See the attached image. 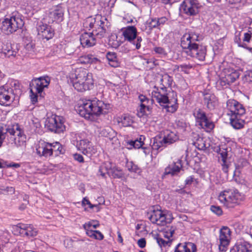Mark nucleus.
<instances>
[{"label": "nucleus", "instance_id": "nucleus-53", "mask_svg": "<svg viewBox=\"0 0 252 252\" xmlns=\"http://www.w3.org/2000/svg\"><path fill=\"white\" fill-rule=\"evenodd\" d=\"M52 146L53 153L55 152L56 151H59L60 153H61V145L58 142H56L55 143L51 144Z\"/></svg>", "mask_w": 252, "mask_h": 252}, {"label": "nucleus", "instance_id": "nucleus-8", "mask_svg": "<svg viewBox=\"0 0 252 252\" xmlns=\"http://www.w3.org/2000/svg\"><path fill=\"white\" fill-rule=\"evenodd\" d=\"M45 125L50 131L56 133L63 132L65 129L63 118L57 115L47 118Z\"/></svg>", "mask_w": 252, "mask_h": 252}, {"label": "nucleus", "instance_id": "nucleus-2", "mask_svg": "<svg viewBox=\"0 0 252 252\" xmlns=\"http://www.w3.org/2000/svg\"><path fill=\"white\" fill-rule=\"evenodd\" d=\"M109 105L97 99L86 100L80 104L78 109L79 114L85 119L93 121L94 116L107 113Z\"/></svg>", "mask_w": 252, "mask_h": 252}, {"label": "nucleus", "instance_id": "nucleus-6", "mask_svg": "<svg viewBox=\"0 0 252 252\" xmlns=\"http://www.w3.org/2000/svg\"><path fill=\"white\" fill-rule=\"evenodd\" d=\"M24 25L22 19L16 14L5 18L1 22L0 28L3 32L9 34L16 32L18 29H21Z\"/></svg>", "mask_w": 252, "mask_h": 252}, {"label": "nucleus", "instance_id": "nucleus-13", "mask_svg": "<svg viewBox=\"0 0 252 252\" xmlns=\"http://www.w3.org/2000/svg\"><path fill=\"white\" fill-rule=\"evenodd\" d=\"M50 82V79L47 76L34 78L30 84L31 92L35 91L38 94H41L44 88L48 87Z\"/></svg>", "mask_w": 252, "mask_h": 252}, {"label": "nucleus", "instance_id": "nucleus-19", "mask_svg": "<svg viewBox=\"0 0 252 252\" xmlns=\"http://www.w3.org/2000/svg\"><path fill=\"white\" fill-rule=\"evenodd\" d=\"M19 233L27 237H35L37 234V231L31 224H19L17 226Z\"/></svg>", "mask_w": 252, "mask_h": 252}, {"label": "nucleus", "instance_id": "nucleus-43", "mask_svg": "<svg viewBox=\"0 0 252 252\" xmlns=\"http://www.w3.org/2000/svg\"><path fill=\"white\" fill-rule=\"evenodd\" d=\"M239 77V73L236 71H232L229 74L225 75L226 80L228 83H233Z\"/></svg>", "mask_w": 252, "mask_h": 252}, {"label": "nucleus", "instance_id": "nucleus-20", "mask_svg": "<svg viewBox=\"0 0 252 252\" xmlns=\"http://www.w3.org/2000/svg\"><path fill=\"white\" fill-rule=\"evenodd\" d=\"M252 245L244 240H238L230 252H252Z\"/></svg>", "mask_w": 252, "mask_h": 252}, {"label": "nucleus", "instance_id": "nucleus-46", "mask_svg": "<svg viewBox=\"0 0 252 252\" xmlns=\"http://www.w3.org/2000/svg\"><path fill=\"white\" fill-rule=\"evenodd\" d=\"M88 236L99 240H102L104 238L103 234L97 230H95L94 232H90Z\"/></svg>", "mask_w": 252, "mask_h": 252}, {"label": "nucleus", "instance_id": "nucleus-55", "mask_svg": "<svg viewBox=\"0 0 252 252\" xmlns=\"http://www.w3.org/2000/svg\"><path fill=\"white\" fill-rule=\"evenodd\" d=\"M157 241L160 247L165 246L166 245H167L168 243L167 241H165L162 238H157Z\"/></svg>", "mask_w": 252, "mask_h": 252}, {"label": "nucleus", "instance_id": "nucleus-59", "mask_svg": "<svg viewBox=\"0 0 252 252\" xmlns=\"http://www.w3.org/2000/svg\"><path fill=\"white\" fill-rule=\"evenodd\" d=\"M6 54H7L9 56H11L15 57L16 55L17 52L13 50H8Z\"/></svg>", "mask_w": 252, "mask_h": 252}, {"label": "nucleus", "instance_id": "nucleus-45", "mask_svg": "<svg viewBox=\"0 0 252 252\" xmlns=\"http://www.w3.org/2000/svg\"><path fill=\"white\" fill-rule=\"evenodd\" d=\"M90 142L87 139H83L77 142V147L83 152L90 144Z\"/></svg>", "mask_w": 252, "mask_h": 252}, {"label": "nucleus", "instance_id": "nucleus-9", "mask_svg": "<svg viewBox=\"0 0 252 252\" xmlns=\"http://www.w3.org/2000/svg\"><path fill=\"white\" fill-rule=\"evenodd\" d=\"M125 40L135 45L136 48L139 49L141 47L142 40L140 36H137V30L134 26L127 27L123 32Z\"/></svg>", "mask_w": 252, "mask_h": 252}, {"label": "nucleus", "instance_id": "nucleus-56", "mask_svg": "<svg viewBox=\"0 0 252 252\" xmlns=\"http://www.w3.org/2000/svg\"><path fill=\"white\" fill-rule=\"evenodd\" d=\"M146 240L144 238H141L138 241L137 244L139 247L143 248L146 246Z\"/></svg>", "mask_w": 252, "mask_h": 252}, {"label": "nucleus", "instance_id": "nucleus-11", "mask_svg": "<svg viewBox=\"0 0 252 252\" xmlns=\"http://www.w3.org/2000/svg\"><path fill=\"white\" fill-rule=\"evenodd\" d=\"M194 116L196 118V123L201 128L207 131H210L214 128V123L208 119L205 113L200 109L195 110Z\"/></svg>", "mask_w": 252, "mask_h": 252}, {"label": "nucleus", "instance_id": "nucleus-15", "mask_svg": "<svg viewBox=\"0 0 252 252\" xmlns=\"http://www.w3.org/2000/svg\"><path fill=\"white\" fill-rule=\"evenodd\" d=\"M14 99L13 92L9 90L7 86L0 87V104L8 105Z\"/></svg>", "mask_w": 252, "mask_h": 252}, {"label": "nucleus", "instance_id": "nucleus-58", "mask_svg": "<svg viewBox=\"0 0 252 252\" xmlns=\"http://www.w3.org/2000/svg\"><path fill=\"white\" fill-rule=\"evenodd\" d=\"M82 204H84V205H85V204L89 205V207H90V208H93L94 207V205H92L91 204L90 202L88 199H86L85 198H84L83 200Z\"/></svg>", "mask_w": 252, "mask_h": 252}, {"label": "nucleus", "instance_id": "nucleus-21", "mask_svg": "<svg viewBox=\"0 0 252 252\" xmlns=\"http://www.w3.org/2000/svg\"><path fill=\"white\" fill-rule=\"evenodd\" d=\"M80 43L84 47H90L96 44V39L94 33L84 32L80 37Z\"/></svg>", "mask_w": 252, "mask_h": 252}, {"label": "nucleus", "instance_id": "nucleus-62", "mask_svg": "<svg viewBox=\"0 0 252 252\" xmlns=\"http://www.w3.org/2000/svg\"><path fill=\"white\" fill-rule=\"evenodd\" d=\"M230 4L238 3L241 1L242 0H226Z\"/></svg>", "mask_w": 252, "mask_h": 252}, {"label": "nucleus", "instance_id": "nucleus-3", "mask_svg": "<svg viewBox=\"0 0 252 252\" xmlns=\"http://www.w3.org/2000/svg\"><path fill=\"white\" fill-rule=\"evenodd\" d=\"M6 136L9 137V143L17 147L22 146L26 143V136L18 124L7 126H0V147Z\"/></svg>", "mask_w": 252, "mask_h": 252}, {"label": "nucleus", "instance_id": "nucleus-18", "mask_svg": "<svg viewBox=\"0 0 252 252\" xmlns=\"http://www.w3.org/2000/svg\"><path fill=\"white\" fill-rule=\"evenodd\" d=\"M184 12L189 15H195L198 12V3L195 0L184 2L183 5Z\"/></svg>", "mask_w": 252, "mask_h": 252}, {"label": "nucleus", "instance_id": "nucleus-22", "mask_svg": "<svg viewBox=\"0 0 252 252\" xmlns=\"http://www.w3.org/2000/svg\"><path fill=\"white\" fill-rule=\"evenodd\" d=\"M182 160L178 159L176 162L169 164L165 169L164 174H170L172 176L177 175L182 168Z\"/></svg>", "mask_w": 252, "mask_h": 252}, {"label": "nucleus", "instance_id": "nucleus-33", "mask_svg": "<svg viewBox=\"0 0 252 252\" xmlns=\"http://www.w3.org/2000/svg\"><path fill=\"white\" fill-rule=\"evenodd\" d=\"M139 99L141 102L140 106V112L142 114L146 113V109L149 110V107L148 106V103L149 102V100L146 97V96L140 94L139 95Z\"/></svg>", "mask_w": 252, "mask_h": 252}, {"label": "nucleus", "instance_id": "nucleus-39", "mask_svg": "<svg viewBox=\"0 0 252 252\" xmlns=\"http://www.w3.org/2000/svg\"><path fill=\"white\" fill-rule=\"evenodd\" d=\"M144 139V137L143 136H140L139 139L135 140V141H129L127 142V145L130 146L129 148H131L133 147L134 148L139 149L142 147L144 144L143 140Z\"/></svg>", "mask_w": 252, "mask_h": 252}, {"label": "nucleus", "instance_id": "nucleus-40", "mask_svg": "<svg viewBox=\"0 0 252 252\" xmlns=\"http://www.w3.org/2000/svg\"><path fill=\"white\" fill-rule=\"evenodd\" d=\"M196 135L198 138L196 140L193 142L194 145L199 150H205L207 148L205 141L202 137H199L198 135L196 134Z\"/></svg>", "mask_w": 252, "mask_h": 252}, {"label": "nucleus", "instance_id": "nucleus-35", "mask_svg": "<svg viewBox=\"0 0 252 252\" xmlns=\"http://www.w3.org/2000/svg\"><path fill=\"white\" fill-rule=\"evenodd\" d=\"M172 81V77L167 74L162 75L160 79L161 87H165L166 89L171 86Z\"/></svg>", "mask_w": 252, "mask_h": 252}, {"label": "nucleus", "instance_id": "nucleus-12", "mask_svg": "<svg viewBox=\"0 0 252 252\" xmlns=\"http://www.w3.org/2000/svg\"><path fill=\"white\" fill-rule=\"evenodd\" d=\"M226 109L228 115L230 117L243 116L245 114L246 110L243 105L234 99H229L226 102Z\"/></svg>", "mask_w": 252, "mask_h": 252}, {"label": "nucleus", "instance_id": "nucleus-36", "mask_svg": "<svg viewBox=\"0 0 252 252\" xmlns=\"http://www.w3.org/2000/svg\"><path fill=\"white\" fill-rule=\"evenodd\" d=\"M152 144V148L154 150H158L160 148L166 146L163 139L159 136H157L153 138Z\"/></svg>", "mask_w": 252, "mask_h": 252}, {"label": "nucleus", "instance_id": "nucleus-26", "mask_svg": "<svg viewBox=\"0 0 252 252\" xmlns=\"http://www.w3.org/2000/svg\"><path fill=\"white\" fill-rule=\"evenodd\" d=\"M220 156L219 157V160L222 166V170L225 173H227L229 166V161L227 158V154L225 151H220Z\"/></svg>", "mask_w": 252, "mask_h": 252}, {"label": "nucleus", "instance_id": "nucleus-7", "mask_svg": "<svg viewBox=\"0 0 252 252\" xmlns=\"http://www.w3.org/2000/svg\"><path fill=\"white\" fill-rule=\"evenodd\" d=\"M241 194L237 190H224L220 193V201L227 208L234 207L242 199Z\"/></svg>", "mask_w": 252, "mask_h": 252}, {"label": "nucleus", "instance_id": "nucleus-49", "mask_svg": "<svg viewBox=\"0 0 252 252\" xmlns=\"http://www.w3.org/2000/svg\"><path fill=\"white\" fill-rule=\"evenodd\" d=\"M211 211L218 216L221 215L222 211L220 207L216 206H212L211 207Z\"/></svg>", "mask_w": 252, "mask_h": 252}, {"label": "nucleus", "instance_id": "nucleus-47", "mask_svg": "<svg viewBox=\"0 0 252 252\" xmlns=\"http://www.w3.org/2000/svg\"><path fill=\"white\" fill-rule=\"evenodd\" d=\"M96 152L95 148L90 144L87 147V148L82 152L83 154L87 155L88 157H91L93 154Z\"/></svg>", "mask_w": 252, "mask_h": 252}, {"label": "nucleus", "instance_id": "nucleus-61", "mask_svg": "<svg viewBox=\"0 0 252 252\" xmlns=\"http://www.w3.org/2000/svg\"><path fill=\"white\" fill-rule=\"evenodd\" d=\"M193 178L192 177H189L186 180V184L187 185H189L191 184V183L193 182Z\"/></svg>", "mask_w": 252, "mask_h": 252}, {"label": "nucleus", "instance_id": "nucleus-16", "mask_svg": "<svg viewBox=\"0 0 252 252\" xmlns=\"http://www.w3.org/2000/svg\"><path fill=\"white\" fill-rule=\"evenodd\" d=\"M51 143L44 141L40 142L36 148L37 154L40 156L50 157L53 155V149Z\"/></svg>", "mask_w": 252, "mask_h": 252}, {"label": "nucleus", "instance_id": "nucleus-29", "mask_svg": "<svg viewBox=\"0 0 252 252\" xmlns=\"http://www.w3.org/2000/svg\"><path fill=\"white\" fill-rule=\"evenodd\" d=\"M79 62L82 64L96 63L99 60L92 55H86L80 57L78 59Z\"/></svg>", "mask_w": 252, "mask_h": 252}, {"label": "nucleus", "instance_id": "nucleus-54", "mask_svg": "<svg viewBox=\"0 0 252 252\" xmlns=\"http://www.w3.org/2000/svg\"><path fill=\"white\" fill-rule=\"evenodd\" d=\"M251 34L250 33L246 32L244 33V37L243 38V41L246 42L248 44L251 43Z\"/></svg>", "mask_w": 252, "mask_h": 252}, {"label": "nucleus", "instance_id": "nucleus-52", "mask_svg": "<svg viewBox=\"0 0 252 252\" xmlns=\"http://www.w3.org/2000/svg\"><path fill=\"white\" fill-rule=\"evenodd\" d=\"M152 93H159L161 94H167L168 92L165 87H160V89H157V91H153Z\"/></svg>", "mask_w": 252, "mask_h": 252}, {"label": "nucleus", "instance_id": "nucleus-10", "mask_svg": "<svg viewBox=\"0 0 252 252\" xmlns=\"http://www.w3.org/2000/svg\"><path fill=\"white\" fill-rule=\"evenodd\" d=\"M167 214L160 209L153 210L149 213L148 218L153 223L158 225L164 226L169 222L167 218Z\"/></svg>", "mask_w": 252, "mask_h": 252}, {"label": "nucleus", "instance_id": "nucleus-38", "mask_svg": "<svg viewBox=\"0 0 252 252\" xmlns=\"http://www.w3.org/2000/svg\"><path fill=\"white\" fill-rule=\"evenodd\" d=\"M111 165L109 162H105L102 164L99 168L98 173L102 177H105L106 174L109 175L110 169L111 168Z\"/></svg>", "mask_w": 252, "mask_h": 252}, {"label": "nucleus", "instance_id": "nucleus-64", "mask_svg": "<svg viewBox=\"0 0 252 252\" xmlns=\"http://www.w3.org/2000/svg\"><path fill=\"white\" fill-rule=\"evenodd\" d=\"M10 167H13L15 168H18L20 166V164L19 163H13L12 164H10L9 165Z\"/></svg>", "mask_w": 252, "mask_h": 252}, {"label": "nucleus", "instance_id": "nucleus-63", "mask_svg": "<svg viewBox=\"0 0 252 252\" xmlns=\"http://www.w3.org/2000/svg\"><path fill=\"white\" fill-rule=\"evenodd\" d=\"M117 234H118V241L120 243H122L123 242V238L121 236V233L119 231H118L117 232Z\"/></svg>", "mask_w": 252, "mask_h": 252}, {"label": "nucleus", "instance_id": "nucleus-57", "mask_svg": "<svg viewBox=\"0 0 252 252\" xmlns=\"http://www.w3.org/2000/svg\"><path fill=\"white\" fill-rule=\"evenodd\" d=\"M74 158L76 160H77L78 161H79L80 162H83L84 161L83 157L80 154H74Z\"/></svg>", "mask_w": 252, "mask_h": 252}, {"label": "nucleus", "instance_id": "nucleus-14", "mask_svg": "<svg viewBox=\"0 0 252 252\" xmlns=\"http://www.w3.org/2000/svg\"><path fill=\"white\" fill-rule=\"evenodd\" d=\"M231 231L227 226H223L220 231L219 250L221 252H225L229 243Z\"/></svg>", "mask_w": 252, "mask_h": 252}, {"label": "nucleus", "instance_id": "nucleus-23", "mask_svg": "<svg viewBox=\"0 0 252 252\" xmlns=\"http://www.w3.org/2000/svg\"><path fill=\"white\" fill-rule=\"evenodd\" d=\"M196 246L192 243L179 244L176 247L175 252H195Z\"/></svg>", "mask_w": 252, "mask_h": 252}, {"label": "nucleus", "instance_id": "nucleus-1", "mask_svg": "<svg viewBox=\"0 0 252 252\" xmlns=\"http://www.w3.org/2000/svg\"><path fill=\"white\" fill-rule=\"evenodd\" d=\"M198 35L194 33H186L181 39V46L186 50L188 56L200 61L205 60L206 55V48L205 46L196 43Z\"/></svg>", "mask_w": 252, "mask_h": 252}, {"label": "nucleus", "instance_id": "nucleus-25", "mask_svg": "<svg viewBox=\"0 0 252 252\" xmlns=\"http://www.w3.org/2000/svg\"><path fill=\"white\" fill-rule=\"evenodd\" d=\"M49 16L53 21H62L63 16V11L62 7L56 6L54 10L50 12Z\"/></svg>", "mask_w": 252, "mask_h": 252}, {"label": "nucleus", "instance_id": "nucleus-44", "mask_svg": "<svg viewBox=\"0 0 252 252\" xmlns=\"http://www.w3.org/2000/svg\"><path fill=\"white\" fill-rule=\"evenodd\" d=\"M126 166L127 169L130 172L137 174H140L141 172V169L132 161L127 162Z\"/></svg>", "mask_w": 252, "mask_h": 252}, {"label": "nucleus", "instance_id": "nucleus-30", "mask_svg": "<svg viewBox=\"0 0 252 252\" xmlns=\"http://www.w3.org/2000/svg\"><path fill=\"white\" fill-rule=\"evenodd\" d=\"M97 23H96V26H97L95 28L96 29L93 31L92 33H93L94 34H95V35L99 36V37H101L104 36L106 31L104 27V22L102 20H99L97 21Z\"/></svg>", "mask_w": 252, "mask_h": 252}, {"label": "nucleus", "instance_id": "nucleus-48", "mask_svg": "<svg viewBox=\"0 0 252 252\" xmlns=\"http://www.w3.org/2000/svg\"><path fill=\"white\" fill-rule=\"evenodd\" d=\"M148 25L150 29L156 28L159 26V22L158 19H152L149 22Z\"/></svg>", "mask_w": 252, "mask_h": 252}, {"label": "nucleus", "instance_id": "nucleus-28", "mask_svg": "<svg viewBox=\"0 0 252 252\" xmlns=\"http://www.w3.org/2000/svg\"><path fill=\"white\" fill-rule=\"evenodd\" d=\"M241 116L230 117V124L235 129H240L243 127L245 121L240 118Z\"/></svg>", "mask_w": 252, "mask_h": 252}, {"label": "nucleus", "instance_id": "nucleus-51", "mask_svg": "<svg viewBox=\"0 0 252 252\" xmlns=\"http://www.w3.org/2000/svg\"><path fill=\"white\" fill-rule=\"evenodd\" d=\"M154 50L156 53L158 54L163 55H165L166 54L165 50L163 48L160 47H156L154 48Z\"/></svg>", "mask_w": 252, "mask_h": 252}, {"label": "nucleus", "instance_id": "nucleus-4", "mask_svg": "<svg viewBox=\"0 0 252 252\" xmlns=\"http://www.w3.org/2000/svg\"><path fill=\"white\" fill-rule=\"evenodd\" d=\"M73 86L78 92H83L91 90L94 87L92 73L83 68L75 70L74 77H72Z\"/></svg>", "mask_w": 252, "mask_h": 252}, {"label": "nucleus", "instance_id": "nucleus-32", "mask_svg": "<svg viewBox=\"0 0 252 252\" xmlns=\"http://www.w3.org/2000/svg\"><path fill=\"white\" fill-rule=\"evenodd\" d=\"M162 139L165 146H166L167 145L174 143L178 139V138L174 132L167 131L165 135Z\"/></svg>", "mask_w": 252, "mask_h": 252}, {"label": "nucleus", "instance_id": "nucleus-17", "mask_svg": "<svg viewBox=\"0 0 252 252\" xmlns=\"http://www.w3.org/2000/svg\"><path fill=\"white\" fill-rule=\"evenodd\" d=\"M38 34L47 40L51 39L54 35V31L50 26L42 24L37 28Z\"/></svg>", "mask_w": 252, "mask_h": 252}, {"label": "nucleus", "instance_id": "nucleus-37", "mask_svg": "<svg viewBox=\"0 0 252 252\" xmlns=\"http://www.w3.org/2000/svg\"><path fill=\"white\" fill-rule=\"evenodd\" d=\"M6 86L8 87L9 90H11L13 92V96L17 94L20 93V86L19 83L17 80H11L9 84Z\"/></svg>", "mask_w": 252, "mask_h": 252}, {"label": "nucleus", "instance_id": "nucleus-41", "mask_svg": "<svg viewBox=\"0 0 252 252\" xmlns=\"http://www.w3.org/2000/svg\"><path fill=\"white\" fill-rule=\"evenodd\" d=\"M109 175L114 178H121L122 177L123 173L121 169L115 166H111L110 169Z\"/></svg>", "mask_w": 252, "mask_h": 252}, {"label": "nucleus", "instance_id": "nucleus-60", "mask_svg": "<svg viewBox=\"0 0 252 252\" xmlns=\"http://www.w3.org/2000/svg\"><path fill=\"white\" fill-rule=\"evenodd\" d=\"M159 22V25L163 24L166 21V18L165 17H162L161 18L158 19Z\"/></svg>", "mask_w": 252, "mask_h": 252}, {"label": "nucleus", "instance_id": "nucleus-27", "mask_svg": "<svg viewBox=\"0 0 252 252\" xmlns=\"http://www.w3.org/2000/svg\"><path fill=\"white\" fill-rule=\"evenodd\" d=\"M117 121L120 125L124 127L130 126L133 122L132 118L126 114L118 117Z\"/></svg>", "mask_w": 252, "mask_h": 252}, {"label": "nucleus", "instance_id": "nucleus-5", "mask_svg": "<svg viewBox=\"0 0 252 252\" xmlns=\"http://www.w3.org/2000/svg\"><path fill=\"white\" fill-rule=\"evenodd\" d=\"M174 92H168L167 94H161L159 93H152V97L166 111L170 113L175 112L178 108L177 98L174 97Z\"/></svg>", "mask_w": 252, "mask_h": 252}, {"label": "nucleus", "instance_id": "nucleus-31", "mask_svg": "<svg viewBox=\"0 0 252 252\" xmlns=\"http://www.w3.org/2000/svg\"><path fill=\"white\" fill-rule=\"evenodd\" d=\"M106 58L109 62V64L112 67H117L120 65L116 53L115 52H108L106 54Z\"/></svg>", "mask_w": 252, "mask_h": 252}, {"label": "nucleus", "instance_id": "nucleus-24", "mask_svg": "<svg viewBox=\"0 0 252 252\" xmlns=\"http://www.w3.org/2000/svg\"><path fill=\"white\" fill-rule=\"evenodd\" d=\"M204 103L210 110L214 109L218 104V100L215 95L206 94L204 95Z\"/></svg>", "mask_w": 252, "mask_h": 252}, {"label": "nucleus", "instance_id": "nucleus-42", "mask_svg": "<svg viewBox=\"0 0 252 252\" xmlns=\"http://www.w3.org/2000/svg\"><path fill=\"white\" fill-rule=\"evenodd\" d=\"M102 18L99 16L96 17L95 19H93L92 17H89L87 18L86 21L85 23V25L86 28H90L92 29L93 28H96L97 26H96L97 23V22L98 20H102Z\"/></svg>", "mask_w": 252, "mask_h": 252}, {"label": "nucleus", "instance_id": "nucleus-50", "mask_svg": "<svg viewBox=\"0 0 252 252\" xmlns=\"http://www.w3.org/2000/svg\"><path fill=\"white\" fill-rule=\"evenodd\" d=\"M30 97L31 99V101L33 104L36 102L37 101V92H35V91H33L32 92H31Z\"/></svg>", "mask_w": 252, "mask_h": 252}, {"label": "nucleus", "instance_id": "nucleus-34", "mask_svg": "<svg viewBox=\"0 0 252 252\" xmlns=\"http://www.w3.org/2000/svg\"><path fill=\"white\" fill-rule=\"evenodd\" d=\"M99 225L98 221L93 220L85 223L83 225V227L86 230V234L88 235L90 232H94L95 230L93 229L96 228Z\"/></svg>", "mask_w": 252, "mask_h": 252}]
</instances>
